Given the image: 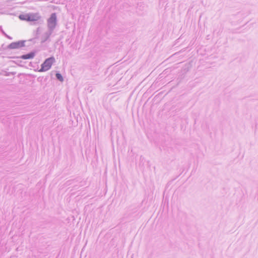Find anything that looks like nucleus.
Listing matches in <instances>:
<instances>
[{"label":"nucleus","mask_w":258,"mask_h":258,"mask_svg":"<svg viewBox=\"0 0 258 258\" xmlns=\"http://www.w3.org/2000/svg\"><path fill=\"white\" fill-rule=\"evenodd\" d=\"M40 18L38 13L21 14L19 16V18L21 20L26 21H37Z\"/></svg>","instance_id":"f257e3e1"},{"label":"nucleus","mask_w":258,"mask_h":258,"mask_svg":"<svg viewBox=\"0 0 258 258\" xmlns=\"http://www.w3.org/2000/svg\"><path fill=\"white\" fill-rule=\"evenodd\" d=\"M54 62L55 58L53 57H50L47 58L41 64V69L38 70V72H43L49 70Z\"/></svg>","instance_id":"f03ea898"},{"label":"nucleus","mask_w":258,"mask_h":258,"mask_svg":"<svg viewBox=\"0 0 258 258\" xmlns=\"http://www.w3.org/2000/svg\"><path fill=\"white\" fill-rule=\"evenodd\" d=\"M24 41H19L17 42H14L10 44L8 46V48L11 49H18L21 47L24 46Z\"/></svg>","instance_id":"7ed1b4c3"},{"label":"nucleus","mask_w":258,"mask_h":258,"mask_svg":"<svg viewBox=\"0 0 258 258\" xmlns=\"http://www.w3.org/2000/svg\"><path fill=\"white\" fill-rule=\"evenodd\" d=\"M56 24V16L55 13L51 14L50 17L48 20V25L50 27H54Z\"/></svg>","instance_id":"20e7f679"},{"label":"nucleus","mask_w":258,"mask_h":258,"mask_svg":"<svg viewBox=\"0 0 258 258\" xmlns=\"http://www.w3.org/2000/svg\"><path fill=\"white\" fill-rule=\"evenodd\" d=\"M35 56L34 52H30L28 54L23 55L21 56V58L23 59H27L33 58Z\"/></svg>","instance_id":"39448f33"},{"label":"nucleus","mask_w":258,"mask_h":258,"mask_svg":"<svg viewBox=\"0 0 258 258\" xmlns=\"http://www.w3.org/2000/svg\"><path fill=\"white\" fill-rule=\"evenodd\" d=\"M56 77L57 79L58 80H59L60 81H61V82L63 81V78L60 74L56 73Z\"/></svg>","instance_id":"423d86ee"}]
</instances>
